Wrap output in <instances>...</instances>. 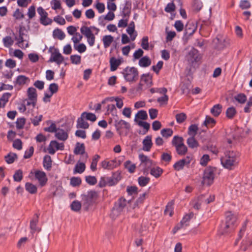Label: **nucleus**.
Returning a JSON list of instances; mask_svg holds the SVG:
<instances>
[{"mask_svg":"<svg viewBox=\"0 0 252 252\" xmlns=\"http://www.w3.org/2000/svg\"><path fill=\"white\" fill-rule=\"evenodd\" d=\"M120 164V161H118L116 159L110 160H104L101 162L102 168L104 169L112 170Z\"/></svg>","mask_w":252,"mask_h":252,"instance_id":"nucleus-13","label":"nucleus"},{"mask_svg":"<svg viewBox=\"0 0 252 252\" xmlns=\"http://www.w3.org/2000/svg\"><path fill=\"white\" fill-rule=\"evenodd\" d=\"M86 165L84 163L80 162L78 161L76 164L75 165L74 170L73 173H82L85 170Z\"/></svg>","mask_w":252,"mask_h":252,"instance_id":"nucleus-27","label":"nucleus"},{"mask_svg":"<svg viewBox=\"0 0 252 252\" xmlns=\"http://www.w3.org/2000/svg\"><path fill=\"white\" fill-rule=\"evenodd\" d=\"M83 208L88 210L95 204L98 197L97 193L94 190L88 191L81 195Z\"/></svg>","mask_w":252,"mask_h":252,"instance_id":"nucleus-2","label":"nucleus"},{"mask_svg":"<svg viewBox=\"0 0 252 252\" xmlns=\"http://www.w3.org/2000/svg\"><path fill=\"white\" fill-rule=\"evenodd\" d=\"M121 63V62L120 60H118L115 57H112L110 60V70L111 71H115Z\"/></svg>","mask_w":252,"mask_h":252,"instance_id":"nucleus-22","label":"nucleus"},{"mask_svg":"<svg viewBox=\"0 0 252 252\" xmlns=\"http://www.w3.org/2000/svg\"><path fill=\"white\" fill-rule=\"evenodd\" d=\"M162 169L159 167H154L151 169L150 174L155 178H158L162 173Z\"/></svg>","mask_w":252,"mask_h":252,"instance_id":"nucleus-41","label":"nucleus"},{"mask_svg":"<svg viewBox=\"0 0 252 252\" xmlns=\"http://www.w3.org/2000/svg\"><path fill=\"white\" fill-rule=\"evenodd\" d=\"M126 191L129 195H135L138 192V188L136 186H128L127 187Z\"/></svg>","mask_w":252,"mask_h":252,"instance_id":"nucleus-57","label":"nucleus"},{"mask_svg":"<svg viewBox=\"0 0 252 252\" xmlns=\"http://www.w3.org/2000/svg\"><path fill=\"white\" fill-rule=\"evenodd\" d=\"M82 205V203H81L79 201L75 200L71 203L70 206L72 210L78 211L80 209Z\"/></svg>","mask_w":252,"mask_h":252,"instance_id":"nucleus-56","label":"nucleus"},{"mask_svg":"<svg viewBox=\"0 0 252 252\" xmlns=\"http://www.w3.org/2000/svg\"><path fill=\"white\" fill-rule=\"evenodd\" d=\"M148 118V115L146 111L144 110H140L136 114L134 121L138 122L137 119H139L143 120H146Z\"/></svg>","mask_w":252,"mask_h":252,"instance_id":"nucleus-36","label":"nucleus"},{"mask_svg":"<svg viewBox=\"0 0 252 252\" xmlns=\"http://www.w3.org/2000/svg\"><path fill=\"white\" fill-rule=\"evenodd\" d=\"M27 94L29 99L32 101V107H34L36 105L37 96L36 89L32 87L29 88L27 91Z\"/></svg>","mask_w":252,"mask_h":252,"instance_id":"nucleus-14","label":"nucleus"},{"mask_svg":"<svg viewBox=\"0 0 252 252\" xmlns=\"http://www.w3.org/2000/svg\"><path fill=\"white\" fill-rule=\"evenodd\" d=\"M125 80L129 82H135L138 78V71L134 67H127L123 71Z\"/></svg>","mask_w":252,"mask_h":252,"instance_id":"nucleus-6","label":"nucleus"},{"mask_svg":"<svg viewBox=\"0 0 252 252\" xmlns=\"http://www.w3.org/2000/svg\"><path fill=\"white\" fill-rule=\"evenodd\" d=\"M139 158L141 163L144 164L146 167L148 168L151 166L152 161L147 156L141 154L139 155Z\"/></svg>","mask_w":252,"mask_h":252,"instance_id":"nucleus-21","label":"nucleus"},{"mask_svg":"<svg viewBox=\"0 0 252 252\" xmlns=\"http://www.w3.org/2000/svg\"><path fill=\"white\" fill-rule=\"evenodd\" d=\"M4 47L9 48L14 43V40L12 39L11 36H6L2 39Z\"/></svg>","mask_w":252,"mask_h":252,"instance_id":"nucleus-47","label":"nucleus"},{"mask_svg":"<svg viewBox=\"0 0 252 252\" xmlns=\"http://www.w3.org/2000/svg\"><path fill=\"white\" fill-rule=\"evenodd\" d=\"M151 63V61L149 58L147 56H145L141 58L139 61V65L143 67L149 66Z\"/></svg>","mask_w":252,"mask_h":252,"instance_id":"nucleus-35","label":"nucleus"},{"mask_svg":"<svg viewBox=\"0 0 252 252\" xmlns=\"http://www.w3.org/2000/svg\"><path fill=\"white\" fill-rule=\"evenodd\" d=\"M124 166L130 173H133L136 168L135 165L132 163L130 160L126 161L124 163Z\"/></svg>","mask_w":252,"mask_h":252,"instance_id":"nucleus-52","label":"nucleus"},{"mask_svg":"<svg viewBox=\"0 0 252 252\" xmlns=\"http://www.w3.org/2000/svg\"><path fill=\"white\" fill-rule=\"evenodd\" d=\"M214 179V169L211 167L207 168L204 172L203 183L210 186L211 185Z\"/></svg>","mask_w":252,"mask_h":252,"instance_id":"nucleus-10","label":"nucleus"},{"mask_svg":"<svg viewBox=\"0 0 252 252\" xmlns=\"http://www.w3.org/2000/svg\"><path fill=\"white\" fill-rule=\"evenodd\" d=\"M115 126L117 133L121 136H126L130 129V124L123 120H116L115 121Z\"/></svg>","mask_w":252,"mask_h":252,"instance_id":"nucleus-3","label":"nucleus"},{"mask_svg":"<svg viewBox=\"0 0 252 252\" xmlns=\"http://www.w3.org/2000/svg\"><path fill=\"white\" fill-rule=\"evenodd\" d=\"M252 245V238L247 235L242 241L240 249L243 251H246Z\"/></svg>","mask_w":252,"mask_h":252,"instance_id":"nucleus-16","label":"nucleus"},{"mask_svg":"<svg viewBox=\"0 0 252 252\" xmlns=\"http://www.w3.org/2000/svg\"><path fill=\"white\" fill-rule=\"evenodd\" d=\"M64 58L59 51H55L52 54L49 61L51 62H55L58 65L61 64L63 61Z\"/></svg>","mask_w":252,"mask_h":252,"instance_id":"nucleus-15","label":"nucleus"},{"mask_svg":"<svg viewBox=\"0 0 252 252\" xmlns=\"http://www.w3.org/2000/svg\"><path fill=\"white\" fill-rule=\"evenodd\" d=\"M26 190L31 194H34L37 192V187L35 185L31 183H26L25 184Z\"/></svg>","mask_w":252,"mask_h":252,"instance_id":"nucleus-32","label":"nucleus"},{"mask_svg":"<svg viewBox=\"0 0 252 252\" xmlns=\"http://www.w3.org/2000/svg\"><path fill=\"white\" fill-rule=\"evenodd\" d=\"M17 158V155L13 153H10L4 157L5 161L8 164H11L13 163Z\"/></svg>","mask_w":252,"mask_h":252,"instance_id":"nucleus-39","label":"nucleus"},{"mask_svg":"<svg viewBox=\"0 0 252 252\" xmlns=\"http://www.w3.org/2000/svg\"><path fill=\"white\" fill-rule=\"evenodd\" d=\"M197 29V26L193 23H188L185 27V33L187 35H191Z\"/></svg>","mask_w":252,"mask_h":252,"instance_id":"nucleus-18","label":"nucleus"},{"mask_svg":"<svg viewBox=\"0 0 252 252\" xmlns=\"http://www.w3.org/2000/svg\"><path fill=\"white\" fill-rule=\"evenodd\" d=\"M236 109L234 107H230L226 111V116L228 118L232 119L236 115Z\"/></svg>","mask_w":252,"mask_h":252,"instance_id":"nucleus-45","label":"nucleus"},{"mask_svg":"<svg viewBox=\"0 0 252 252\" xmlns=\"http://www.w3.org/2000/svg\"><path fill=\"white\" fill-rule=\"evenodd\" d=\"M142 143L143 150L145 151H150L153 145L152 136L151 135L147 136L143 140Z\"/></svg>","mask_w":252,"mask_h":252,"instance_id":"nucleus-17","label":"nucleus"},{"mask_svg":"<svg viewBox=\"0 0 252 252\" xmlns=\"http://www.w3.org/2000/svg\"><path fill=\"white\" fill-rule=\"evenodd\" d=\"M131 200L127 201L123 197L120 198L115 203L112 210L111 215L113 217L117 216L123 209L126 206L127 203H130Z\"/></svg>","mask_w":252,"mask_h":252,"instance_id":"nucleus-8","label":"nucleus"},{"mask_svg":"<svg viewBox=\"0 0 252 252\" xmlns=\"http://www.w3.org/2000/svg\"><path fill=\"white\" fill-rule=\"evenodd\" d=\"M239 153L237 151H228L220 159L221 163L225 168L232 169L239 162Z\"/></svg>","mask_w":252,"mask_h":252,"instance_id":"nucleus-1","label":"nucleus"},{"mask_svg":"<svg viewBox=\"0 0 252 252\" xmlns=\"http://www.w3.org/2000/svg\"><path fill=\"white\" fill-rule=\"evenodd\" d=\"M64 144L63 143H59L56 140H52L50 142L49 147L47 149L48 153L51 155H54L56 151L63 150L64 149Z\"/></svg>","mask_w":252,"mask_h":252,"instance_id":"nucleus-12","label":"nucleus"},{"mask_svg":"<svg viewBox=\"0 0 252 252\" xmlns=\"http://www.w3.org/2000/svg\"><path fill=\"white\" fill-rule=\"evenodd\" d=\"M51 4L53 9L57 10L61 8V3L59 0H52Z\"/></svg>","mask_w":252,"mask_h":252,"instance_id":"nucleus-63","label":"nucleus"},{"mask_svg":"<svg viewBox=\"0 0 252 252\" xmlns=\"http://www.w3.org/2000/svg\"><path fill=\"white\" fill-rule=\"evenodd\" d=\"M198 130V127L197 125L193 124L191 125L189 128L188 133L190 136H195Z\"/></svg>","mask_w":252,"mask_h":252,"instance_id":"nucleus-43","label":"nucleus"},{"mask_svg":"<svg viewBox=\"0 0 252 252\" xmlns=\"http://www.w3.org/2000/svg\"><path fill=\"white\" fill-rule=\"evenodd\" d=\"M140 80L143 82V84H146L148 86L152 85V78L149 75L143 74L141 77Z\"/></svg>","mask_w":252,"mask_h":252,"instance_id":"nucleus-53","label":"nucleus"},{"mask_svg":"<svg viewBox=\"0 0 252 252\" xmlns=\"http://www.w3.org/2000/svg\"><path fill=\"white\" fill-rule=\"evenodd\" d=\"M114 41V37L111 35H105L102 38V41L105 48H108L113 41Z\"/></svg>","mask_w":252,"mask_h":252,"instance_id":"nucleus-28","label":"nucleus"},{"mask_svg":"<svg viewBox=\"0 0 252 252\" xmlns=\"http://www.w3.org/2000/svg\"><path fill=\"white\" fill-rule=\"evenodd\" d=\"M70 61L73 64H79L81 63V56L77 55H71Z\"/></svg>","mask_w":252,"mask_h":252,"instance_id":"nucleus-61","label":"nucleus"},{"mask_svg":"<svg viewBox=\"0 0 252 252\" xmlns=\"http://www.w3.org/2000/svg\"><path fill=\"white\" fill-rule=\"evenodd\" d=\"M172 144L175 148L178 146L184 144V139L182 137L175 136L172 139Z\"/></svg>","mask_w":252,"mask_h":252,"instance_id":"nucleus-44","label":"nucleus"},{"mask_svg":"<svg viewBox=\"0 0 252 252\" xmlns=\"http://www.w3.org/2000/svg\"><path fill=\"white\" fill-rule=\"evenodd\" d=\"M187 118L186 115L184 113L178 114L176 115L177 122L179 124L182 123Z\"/></svg>","mask_w":252,"mask_h":252,"instance_id":"nucleus-64","label":"nucleus"},{"mask_svg":"<svg viewBox=\"0 0 252 252\" xmlns=\"http://www.w3.org/2000/svg\"><path fill=\"white\" fill-rule=\"evenodd\" d=\"M246 227H247V223L245 221L243 223L242 227L239 232L238 238L236 240V241L235 242V243H234L235 245H238L239 241H240V240H241L242 239L243 236L244 235L246 229Z\"/></svg>","mask_w":252,"mask_h":252,"instance_id":"nucleus-37","label":"nucleus"},{"mask_svg":"<svg viewBox=\"0 0 252 252\" xmlns=\"http://www.w3.org/2000/svg\"><path fill=\"white\" fill-rule=\"evenodd\" d=\"M91 26L90 27L83 26L80 29V32L87 39V42L90 46H93L94 44L95 36L93 34Z\"/></svg>","mask_w":252,"mask_h":252,"instance_id":"nucleus-7","label":"nucleus"},{"mask_svg":"<svg viewBox=\"0 0 252 252\" xmlns=\"http://www.w3.org/2000/svg\"><path fill=\"white\" fill-rule=\"evenodd\" d=\"M82 116L84 117L86 120H89L92 122H94L96 119V117L95 114L92 113L84 112L82 113Z\"/></svg>","mask_w":252,"mask_h":252,"instance_id":"nucleus-48","label":"nucleus"},{"mask_svg":"<svg viewBox=\"0 0 252 252\" xmlns=\"http://www.w3.org/2000/svg\"><path fill=\"white\" fill-rule=\"evenodd\" d=\"M85 147L83 143L80 144L77 142L74 150L75 155H83L85 154Z\"/></svg>","mask_w":252,"mask_h":252,"instance_id":"nucleus-26","label":"nucleus"},{"mask_svg":"<svg viewBox=\"0 0 252 252\" xmlns=\"http://www.w3.org/2000/svg\"><path fill=\"white\" fill-rule=\"evenodd\" d=\"M23 35L24 33L20 31L19 36H15V39L17 41V44L19 47L21 48H26L29 47V44L28 43H27L25 46L24 45V42L25 40L23 38Z\"/></svg>","mask_w":252,"mask_h":252,"instance_id":"nucleus-20","label":"nucleus"},{"mask_svg":"<svg viewBox=\"0 0 252 252\" xmlns=\"http://www.w3.org/2000/svg\"><path fill=\"white\" fill-rule=\"evenodd\" d=\"M222 106L220 104L215 105L211 109V113L215 117H218L221 113Z\"/></svg>","mask_w":252,"mask_h":252,"instance_id":"nucleus-34","label":"nucleus"},{"mask_svg":"<svg viewBox=\"0 0 252 252\" xmlns=\"http://www.w3.org/2000/svg\"><path fill=\"white\" fill-rule=\"evenodd\" d=\"M150 181V179L149 177L144 176H140L138 178V184L141 187L146 186L149 183Z\"/></svg>","mask_w":252,"mask_h":252,"instance_id":"nucleus-51","label":"nucleus"},{"mask_svg":"<svg viewBox=\"0 0 252 252\" xmlns=\"http://www.w3.org/2000/svg\"><path fill=\"white\" fill-rule=\"evenodd\" d=\"M26 122V120L24 118H19L17 119L16 122V127L18 129L23 128Z\"/></svg>","mask_w":252,"mask_h":252,"instance_id":"nucleus-58","label":"nucleus"},{"mask_svg":"<svg viewBox=\"0 0 252 252\" xmlns=\"http://www.w3.org/2000/svg\"><path fill=\"white\" fill-rule=\"evenodd\" d=\"M31 233L39 232L41 229V225L39 221H30Z\"/></svg>","mask_w":252,"mask_h":252,"instance_id":"nucleus-25","label":"nucleus"},{"mask_svg":"<svg viewBox=\"0 0 252 252\" xmlns=\"http://www.w3.org/2000/svg\"><path fill=\"white\" fill-rule=\"evenodd\" d=\"M23 178V171L21 169L16 170L13 175V179L15 182H19Z\"/></svg>","mask_w":252,"mask_h":252,"instance_id":"nucleus-50","label":"nucleus"},{"mask_svg":"<svg viewBox=\"0 0 252 252\" xmlns=\"http://www.w3.org/2000/svg\"><path fill=\"white\" fill-rule=\"evenodd\" d=\"M11 94L9 93H6L3 94L2 96L0 98V107H4L6 103L8 101V99L9 97L11 96Z\"/></svg>","mask_w":252,"mask_h":252,"instance_id":"nucleus-38","label":"nucleus"},{"mask_svg":"<svg viewBox=\"0 0 252 252\" xmlns=\"http://www.w3.org/2000/svg\"><path fill=\"white\" fill-rule=\"evenodd\" d=\"M74 48L80 53L85 52L87 49L86 45L83 43L79 44L78 45H77L76 44H74Z\"/></svg>","mask_w":252,"mask_h":252,"instance_id":"nucleus-62","label":"nucleus"},{"mask_svg":"<svg viewBox=\"0 0 252 252\" xmlns=\"http://www.w3.org/2000/svg\"><path fill=\"white\" fill-rule=\"evenodd\" d=\"M176 150L178 155L184 156L187 153L188 148L185 144H183L176 147Z\"/></svg>","mask_w":252,"mask_h":252,"instance_id":"nucleus-46","label":"nucleus"},{"mask_svg":"<svg viewBox=\"0 0 252 252\" xmlns=\"http://www.w3.org/2000/svg\"><path fill=\"white\" fill-rule=\"evenodd\" d=\"M186 59L189 63L192 65L196 63L200 60V56L197 50L191 48L186 56Z\"/></svg>","mask_w":252,"mask_h":252,"instance_id":"nucleus-9","label":"nucleus"},{"mask_svg":"<svg viewBox=\"0 0 252 252\" xmlns=\"http://www.w3.org/2000/svg\"><path fill=\"white\" fill-rule=\"evenodd\" d=\"M30 81V79L28 77L20 75L17 76L16 81L14 82V83L16 85H18L19 86H23L27 83V82Z\"/></svg>","mask_w":252,"mask_h":252,"instance_id":"nucleus-23","label":"nucleus"},{"mask_svg":"<svg viewBox=\"0 0 252 252\" xmlns=\"http://www.w3.org/2000/svg\"><path fill=\"white\" fill-rule=\"evenodd\" d=\"M234 99L240 104H244L247 100L246 95L243 93H240L234 96Z\"/></svg>","mask_w":252,"mask_h":252,"instance_id":"nucleus-42","label":"nucleus"},{"mask_svg":"<svg viewBox=\"0 0 252 252\" xmlns=\"http://www.w3.org/2000/svg\"><path fill=\"white\" fill-rule=\"evenodd\" d=\"M235 222L221 221L218 228V234L222 235L232 232L236 227Z\"/></svg>","mask_w":252,"mask_h":252,"instance_id":"nucleus-5","label":"nucleus"},{"mask_svg":"<svg viewBox=\"0 0 252 252\" xmlns=\"http://www.w3.org/2000/svg\"><path fill=\"white\" fill-rule=\"evenodd\" d=\"M126 32L130 35L131 40L134 41L137 35V32L135 31V28L128 27L126 29Z\"/></svg>","mask_w":252,"mask_h":252,"instance_id":"nucleus-55","label":"nucleus"},{"mask_svg":"<svg viewBox=\"0 0 252 252\" xmlns=\"http://www.w3.org/2000/svg\"><path fill=\"white\" fill-rule=\"evenodd\" d=\"M173 206V201H171L167 203V205L166 206L165 209L164 210V214L165 215H168L170 217H171L172 216L174 209Z\"/></svg>","mask_w":252,"mask_h":252,"instance_id":"nucleus-31","label":"nucleus"},{"mask_svg":"<svg viewBox=\"0 0 252 252\" xmlns=\"http://www.w3.org/2000/svg\"><path fill=\"white\" fill-rule=\"evenodd\" d=\"M55 136L60 140L65 141L68 138V134L63 129L58 128L55 133Z\"/></svg>","mask_w":252,"mask_h":252,"instance_id":"nucleus-19","label":"nucleus"},{"mask_svg":"<svg viewBox=\"0 0 252 252\" xmlns=\"http://www.w3.org/2000/svg\"><path fill=\"white\" fill-rule=\"evenodd\" d=\"M85 118L83 116L79 118L77 120V127L80 128L87 129L89 127V124L85 121Z\"/></svg>","mask_w":252,"mask_h":252,"instance_id":"nucleus-29","label":"nucleus"},{"mask_svg":"<svg viewBox=\"0 0 252 252\" xmlns=\"http://www.w3.org/2000/svg\"><path fill=\"white\" fill-rule=\"evenodd\" d=\"M43 166L47 170H50L52 166V160L51 157L46 155L43 159Z\"/></svg>","mask_w":252,"mask_h":252,"instance_id":"nucleus-40","label":"nucleus"},{"mask_svg":"<svg viewBox=\"0 0 252 252\" xmlns=\"http://www.w3.org/2000/svg\"><path fill=\"white\" fill-rule=\"evenodd\" d=\"M195 136H190L187 140V143L190 148L194 149L199 146V144L195 139Z\"/></svg>","mask_w":252,"mask_h":252,"instance_id":"nucleus-30","label":"nucleus"},{"mask_svg":"<svg viewBox=\"0 0 252 252\" xmlns=\"http://www.w3.org/2000/svg\"><path fill=\"white\" fill-rule=\"evenodd\" d=\"M30 178L33 179L34 178L38 181L39 185L41 187L45 186L48 181L46 173L42 171L39 170H32L29 175Z\"/></svg>","mask_w":252,"mask_h":252,"instance_id":"nucleus-4","label":"nucleus"},{"mask_svg":"<svg viewBox=\"0 0 252 252\" xmlns=\"http://www.w3.org/2000/svg\"><path fill=\"white\" fill-rule=\"evenodd\" d=\"M173 130L170 128H164L161 130V134L165 137H169L173 134Z\"/></svg>","mask_w":252,"mask_h":252,"instance_id":"nucleus-60","label":"nucleus"},{"mask_svg":"<svg viewBox=\"0 0 252 252\" xmlns=\"http://www.w3.org/2000/svg\"><path fill=\"white\" fill-rule=\"evenodd\" d=\"M149 221H142L141 224V228L139 229V232L142 235L144 234V232H146L149 228Z\"/></svg>","mask_w":252,"mask_h":252,"instance_id":"nucleus-59","label":"nucleus"},{"mask_svg":"<svg viewBox=\"0 0 252 252\" xmlns=\"http://www.w3.org/2000/svg\"><path fill=\"white\" fill-rule=\"evenodd\" d=\"M189 221H180L179 223H177L172 230L173 234H175L179 230L183 228H186L189 225Z\"/></svg>","mask_w":252,"mask_h":252,"instance_id":"nucleus-33","label":"nucleus"},{"mask_svg":"<svg viewBox=\"0 0 252 252\" xmlns=\"http://www.w3.org/2000/svg\"><path fill=\"white\" fill-rule=\"evenodd\" d=\"M100 158V156L98 155H95L93 157L90 166L91 169L93 171H95L96 170L97 162L99 160Z\"/></svg>","mask_w":252,"mask_h":252,"instance_id":"nucleus-49","label":"nucleus"},{"mask_svg":"<svg viewBox=\"0 0 252 252\" xmlns=\"http://www.w3.org/2000/svg\"><path fill=\"white\" fill-rule=\"evenodd\" d=\"M216 124L215 120L210 116H207L204 122V125L206 126H213Z\"/></svg>","mask_w":252,"mask_h":252,"instance_id":"nucleus-54","label":"nucleus"},{"mask_svg":"<svg viewBox=\"0 0 252 252\" xmlns=\"http://www.w3.org/2000/svg\"><path fill=\"white\" fill-rule=\"evenodd\" d=\"M192 158L191 156H188L185 158L177 161L173 165L174 169L177 171L182 170L185 166L190 163Z\"/></svg>","mask_w":252,"mask_h":252,"instance_id":"nucleus-11","label":"nucleus"},{"mask_svg":"<svg viewBox=\"0 0 252 252\" xmlns=\"http://www.w3.org/2000/svg\"><path fill=\"white\" fill-rule=\"evenodd\" d=\"M53 36L54 38H58L62 40L65 38V34L61 29L56 28L53 31Z\"/></svg>","mask_w":252,"mask_h":252,"instance_id":"nucleus-24","label":"nucleus"}]
</instances>
